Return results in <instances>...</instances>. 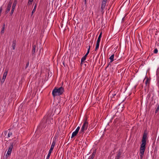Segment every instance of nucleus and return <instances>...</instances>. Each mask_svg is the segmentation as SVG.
I'll return each instance as SVG.
<instances>
[{
	"label": "nucleus",
	"instance_id": "34",
	"mask_svg": "<svg viewBox=\"0 0 159 159\" xmlns=\"http://www.w3.org/2000/svg\"><path fill=\"white\" fill-rule=\"evenodd\" d=\"M93 158L91 157H90V156L88 158V159H93Z\"/></svg>",
	"mask_w": 159,
	"mask_h": 159
},
{
	"label": "nucleus",
	"instance_id": "3",
	"mask_svg": "<svg viewBox=\"0 0 159 159\" xmlns=\"http://www.w3.org/2000/svg\"><path fill=\"white\" fill-rule=\"evenodd\" d=\"M107 0H102V3L101 7V11L103 13L104 10L107 5Z\"/></svg>",
	"mask_w": 159,
	"mask_h": 159
},
{
	"label": "nucleus",
	"instance_id": "31",
	"mask_svg": "<svg viewBox=\"0 0 159 159\" xmlns=\"http://www.w3.org/2000/svg\"><path fill=\"white\" fill-rule=\"evenodd\" d=\"M148 82H149L148 80V79H147L146 80V81H145V84H146V85H147V84H148Z\"/></svg>",
	"mask_w": 159,
	"mask_h": 159
},
{
	"label": "nucleus",
	"instance_id": "23",
	"mask_svg": "<svg viewBox=\"0 0 159 159\" xmlns=\"http://www.w3.org/2000/svg\"><path fill=\"white\" fill-rule=\"evenodd\" d=\"M16 4V1H15L12 5V8L15 9Z\"/></svg>",
	"mask_w": 159,
	"mask_h": 159
},
{
	"label": "nucleus",
	"instance_id": "8",
	"mask_svg": "<svg viewBox=\"0 0 159 159\" xmlns=\"http://www.w3.org/2000/svg\"><path fill=\"white\" fill-rule=\"evenodd\" d=\"M80 129V127L78 126L75 131L73 132L71 135V138L75 136L78 133V132Z\"/></svg>",
	"mask_w": 159,
	"mask_h": 159
},
{
	"label": "nucleus",
	"instance_id": "35",
	"mask_svg": "<svg viewBox=\"0 0 159 159\" xmlns=\"http://www.w3.org/2000/svg\"><path fill=\"white\" fill-rule=\"evenodd\" d=\"M124 18H122V20H124Z\"/></svg>",
	"mask_w": 159,
	"mask_h": 159
},
{
	"label": "nucleus",
	"instance_id": "27",
	"mask_svg": "<svg viewBox=\"0 0 159 159\" xmlns=\"http://www.w3.org/2000/svg\"><path fill=\"white\" fill-rule=\"evenodd\" d=\"M12 134V133L11 132H9L8 133V134H7V137H10L11 136Z\"/></svg>",
	"mask_w": 159,
	"mask_h": 159
},
{
	"label": "nucleus",
	"instance_id": "30",
	"mask_svg": "<svg viewBox=\"0 0 159 159\" xmlns=\"http://www.w3.org/2000/svg\"><path fill=\"white\" fill-rule=\"evenodd\" d=\"M29 65V62H28L27 63V64L25 66V69H26L28 67Z\"/></svg>",
	"mask_w": 159,
	"mask_h": 159
},
{
	"label": "nucleus",
	"instance_id": "12",
	"mask_svg": "<svg viewBox=\"0 0 159 159\" xmlns=\"http://www.w3.org/2000/svg\"><path fill=\"white\" fill-rule=\"evenodd\" d=\"M55 144H56V140L53 139L52 141V143L51 144L50 148L51 149H52L53 150Z\"/></svg>",
	"mask_w": 159,
	"mask_h": 159
},
{
	"label": "nucleus",
	"instance_id": "18",
	"mask_svg": "<svg viewBox=\"0 0 159 159\" xmlns=\"http://www.w3.org/2000/svg\"><path fill=\"white\" fill-rule=\"evenodd\" d=\"M121 154V153L119 152L117 154L116 156V159H120Z\"/></svg>",
	"mask_w": 159,
	"mask_h": 159
},
{
	"label": "nucleus",
	"instance_id": "14",
	"mask_svg": "<svg viewBox=\"0 0 159 159\" xmlns=\"http://www.w3.org/2000/svg\"><path fill=\"white\" fill-rule=\"evenodd\" d=\"M114 56H115L114 54H113L110 57L109 59L111 60V61H110L111 62H113L114 61Z\"/></svg>",
	"mask_w": 159,
	"mask_h": 159
},
{
	"label": "nucleus",
	"instance_id": "11",
	"mask_svg": "<svg viewBox=\"0 0 159 159\" xmlns=\"http://www.w3.org/2000/svg\"><path fill=\"white\" fill-rule=\"evenodd\" d=\"M146 140L142 139V144L141 145V147H146Z\"/></svg>",
	"mask_w": 159,
	"mask_h": 159
},
{
	"label": "nucleus",
	"instance_id": "6",
	"mask_svg": "<svg viewBox=\"0 0 159 159\" xmlns=\"http://www.w3.org/2000/svg\"><path fill=\"white\" fill-rule=\"evenodd\" d=\"M118 92V91L117 90L111 91L109 93V96H110L111 97H113L116 95Z\"/></svg>",
	"mask_w": 159,
	"mask_h": 159
},
{
	"label": "nucleus",
	"instance_id": "29",
	"mask_svg": "<svg viewBox=\"0 0 159 159\" xmlns=\"http://www.w3.org/2000/svg\"><path fill=\"white\" fill-rule=\"evenodd\" d=\"M14 9H14L13 8H11V15H12V14L13 13L14 10Z\"/></svg>",
	"mask_w": 159,
	"mask_h": 159
},
{
	"label": "nucleus",
	"instance_id": "28",
	"mask_svg": "<svg viewBox=\"0 0 159 159\" xmlns=\"http://www.w3.org/2000/svg\"><path fill=\"white\" fill-rule=\"evenodd\" d=\"M158 52V50L157 48H155L154 50V53H157Z\"/></svg>",
	"mask_w": 159,
	"mask_h": 159
},
{
	"label": "nucleus",
	"instance_id": "7",
	"mask_svg": "<svg viewBox=\"0 0 159 159\" xmlns=\"http://www.w3.org/2000/svg\"><path fill=\"white\" fill-rule=\"evenodd\" d=\"M12 2L10 0L8 4V5L7 8V10L6 11V13H7L10 11L11 6L12 5Z\"/></svg>",
	"mask_w": 159,
	"mask_h": 159
},
{
	"label": "nucleus",
	"instance_id": "9",
	"mask_svg": "<svg viewBox=\"0 0 159 159\" xmlns=\"http://www.w3.org/2000/svg\"><path fill=\"white\" fill-rule=\"evenodd\" d=\"M7 73H8V71H6L4 72V73L2 79V82L3 80V81H5V79L6 78L7 75Z\"/></svg>",
	"mask_w": 159,
	"mask_h": 159
},
{
	"label": "nucleus",
	"instance_id": "4",
	"mask_svg": "<svg viewBox=\"0 0 159 159\" xmlns=\"http://www.w3.org/2000/svg\"><path fill=\"white\" fill-rule=\"evenodd\" d=\"M145 148L146 147H143L140 146L139 153L140 158L141 159H143Z\"/></svg>",
	"mask_w": 159,
	"mask_h": 159
},
{
	"label": "nucleus",
	"instance_id": "32",
	"mask_svg": "<svg viewBox=\"0 0 159 159\" xmlns=\"http://www.w3.org/2000/svg\"><path fill=\"white\" fill-rule=\"evenodd\" d=\"M159 109V107H158L157 108L156 110V113H157V112L158 111Z\"/></svg>",
	"mask_w": 159,
	"mask_h": 159
},
{
	"label": "nucleus",
	"instance_id": "17",
	"mask_svg": "<svg viewBox=\"0 0 159 159\" xmlns=\"http://www.w3.org/2000/svg\"><path fill=\"white\" fill-rule=\"evenodd\" d=\"M87 57V56L84 55L83 57L82 58L81 60V63H83L84 61L86 60Z\"/></svg>",
	"mask_w": 159,
	"mask_h": 159
},
{
	"label": "nucleus",
	"instance_id": "22",
	"mask_svg": "<svg viewBox=\"0 0 159 159\" xmlns=\"http://www.w3.org/2000/svg\"><path fill=\"white\" fill-rule=\"evenodd\" d=\"M147 134L146 133H144L142 139L146 140Z\"/></svg>",
	"mask_w": 159,
	"mask_h": 159
},
{
	"label": "nucleus",
	"instance_id": "5",
	"mask_svg": "<svg viewBox=\"0 0 159 159\" xmlns=\"http://www.w3.org/2000/svg\"><path fill=\"white\" fill-rule=\"evenodd\" d=\"M13 147V143H11L10 146H9L8 150L6 155V157H7V156H10L11 155Z\"/></svg>",
	"mask_w": 159,
	"mask_h": 159
},
{
	"label": "nucleus",
	"instance_id": "19",
	"mask_svg": "<svg viewBox=\"0 0 159 159\" xmlns=\"http://www.w3.org/2000/svg\"><path fill=\"white\" fill-rule=\"evenodd\" d=\"M5 24H4L3 25V26L2 27V30L1 31V34H3L4 32V30L5 29Z\"/></svg>",
	"mask_w": 159,
	"mask_h": 159
},
{
	"label": "nucleus",
	"instance_id": "13",
	"mask_svg": "<svg viewBox=\"0 0 159 159\" xmlns=\"http://www.w3.org/2000/svg\"><path fill=\"white\" fill-rule=\"evenodd\" d=\"M53 150V149H50L49 150V152L48 154V155H47V156L46 157V159H49V157L51 155V152H52V151Z\"/></svg>",
	"mask_w": 159,
	"mask_h": 159
},
{
	"label": "nucleus",
	"instance_id": "25",
	"mask_svg": "<svg viewBox=\"0 0 159 159\" xmlns=\"http://www.w3.org/2000/svg\"><path fill=\"white\" fill-rule=\"evenodd\" d=\"M34 0H29L28 2V4L30 5L32 4V2H33Z\"/></svg>",
	"mask_w": 159,
	"mask_h": 159
},
{
	"label": "nucleus",
	"instance_id": "20",
	"mask_svg": "<svg viewBox=\"0 0 159 159\" xmlns=\"http://www.w3.org/2000/svg\"><path fill=\"white\" fill-rule=\"evenodd\" d=\"M32 47H33L32 52H33V53L34 54L35 53L36 46L35 45H33Z\"/></svg>",
	"mask_w": 159,
	"mask_h": 159
},
{
	"label": "nucleus",
	"instance_id": "21",
	"mask_svg": "<svg viewBox=\"0 0 159 159\" xmlns=\"http://www.w3.org/2000/svg\"><path fill=\"white\" fill-rule=\"evenodd\" d=\"M36 7H37V6H36V4L35 5V6H34V9H33L32 11V15H32L33 14V13L35 12V11H36Z\"/></svg>",
	"mask_w": 159,
	"mask_h": 159
},
{
	"label": "nucleus",
	"instance_id": "36",
	"mask_svg": "<svg viewBox=\"0 0 159 159\" xmlns=\"http://www.w3.org/2000/svg\"><path fill=\"white\" fill-rule=\"evenodd\" d=\"M4 81H3V80H2V82H2V83H3Z\"/></svg>",
	"mask_w": 159,
	"mask_h": 159
},
{
	"label": "nucleus",
	"instance_id": "16",
	"mask_svg": "<svg viewBox=\"0 0 159 159\" xmlns=\"http://www.w3.org/2000/svg\"><path fill=\"white\" fill-rule=\"evenodd\" d=\"M102 32H101L100 33V34L99 35L98 38V39L97 40V42H100V40H101V38L102 37Z\"/></svg>",
	"mask_w": 159,
	"mask_h": 159
},
{
	"label": "nucleus",
	"instance_id": "15",
	"mask_svg": "<svg viewBox=\"0 0 159 159\" xmlns=\"http://www.w3.org/2000/svg\"><path fill=\"white\" fill-rule=\"evenodd\" d=\"M99 43L100 42H97L95 50V51H97L98 49L99 46Z\"/></svg>",
	"mask_w": 159,
	"mask_h": 159
},
{
	"label": "nucleus",
	"instance_id": "26",
	"mask_svg": "<svg viewBox=\"0 0 159 159\" xmlns=\"http://www.w3.org/2000/svg\"><path fill=\"white\" fill-rule=\"evenodd\" d=\"M95 152H93L91 155L90 156V157H91L93 158L94 157V156H95Z\"/></svg>",
	"mask_w": 159,
	"mask_h": 159
},
{
	"label": "nucleus",
	"instance_id": "1",
	"mask_svg": "<svg viewBox=\"0 0 159 159\" xmlns=\"http://www.w3.org/2000/svg\"><path fill=\"white\" fill-rule=\"evenodd\" d=\"M64 92V89L60 87L58 89L55 88L52 91V95L54 97L61 95Z\"/></svg>",
	"mask_w": 159,
	"mask_h": 159
},
{
	"label": "nucleus",
	"instance_id": "10",
	"mask_svg": "<svg viewBox=\"0 0 159 159\" xmlns=\"http://www.w3.org/2000/svg\"><path fill=\"white\" fill-rule=\"evenodd\" d=\"M86 48H88L87 51V52H86V53L85 54V55L87 56L88 55L90 49V44H87Z\"/></svg>",
	"mask_w": 159,
	"mask_h": 159
},
{
	"label": "nucleus",
	"instance_id": "24",
	"mask_svg": "<svg viewBox=\"0 0 159 159\" xmlns=\"http://www.w3.org/2000/svg\"><path fill=\"white\" fill-rule=\"evenodd\" d=\"M16 44L15 42H13L12 44V48L13 50H14L15 48Z\"/></svg>",
	"mask_w": 159,
	"mask_h": 159
},
{
	"label": "nucleus",
	"instance_id": "33",
	"mask_svg": "<svg viewBox=\"0 0 159 159\" xmlns=\"http://www.w3.org/2000/svg\"><path fill=\"white\" fill-rule=\"evenodd\" d=\"M87 0H84V4L86 5L87 3Z\"/></svg>",
	"mask_w": 159,
	"mask_h": 159
},
{
	"label": "nucleus",
	"instance_id": "2",
	"mask_svg": "<svg viewBox=\"0 0 159 159\" xmlns=\"http://www.w3.org/2000/svg\"><path fill=\"white\" fill-rule=\"evenodd\" d=\"M88 122L85 120L83 124L81 129L79 132V133L81 135H83L88 127Z\"/></svg>",
	"mask_w": 159,
	"mask_h": 159
}]
</instances>
